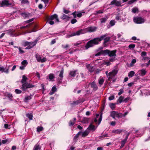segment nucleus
<instances>
[{
    "instance_id": "1",
    "label": "nucleus",
    "mask_w": 150,
    "mask_h": 150,
    "mask_svg": "<svg viewBox=\"0 0 150 150\" xmlns=\"http://www.w3.org/2000/svg\"><path fill=\"white\" fill-rule=\"evenodd\" d=\"M106 35H101L99 38H97L88 41L86 43L85 48L87 49L89 47H92L95 45H98L99 44V42L101 41L102 40L104 39V43L105 44L110 40V38L107 37L106 38Z\"/></svg>"
},
{
    "instance_id": "2",
    "label": "nucleus",
    "mask_w": 150,
    "mask_h": 150,
    "mask_svg": "<svg viewBox=\"0 0 150 150\" xmlns=\"http://www.w3.org/2000/svg\"><path fill=\"white\" fill-rule=\"evenodd\" d=\"M47 19V22L51 25L54 24V22L53 21V20H54L55 22H59L58 15L56 14H54L52 15L50 17H48Z\"/></svg>"
},
{
    "instance_id": "3",
    "label": "nucleus",
    "mask_w": 150,
    "mask_h": 150,
    "mask_svg": "<svg viewBox=\"0 0 150 150\" xmlns=\"http://www.w3.org/2000/svg\"><path fill=\"white\" fill-rule=\"evenodd\" d=\"M107 54L110 57L112 56V51H110L108 50H101L95 54V56H99L101 54L106 55Z\"/></svg>"
},
{
    "instance_id": "4",
    "label": "nucleus",
    "mask_w": 150,
    "mask_h": 150,
    "mask_svg": "<svg viewBox=\"0 0 150 150\" xmlns=\"http://www.w3.org/2000/svg\"><path fill=\"white\" fill-rule=\"evenodd\" d=\"M128 113V112H126L124 113V114L122 113H118V112L113 111V118L115 117H121L122 116H125Z\"/></svg>"
},
{
    "instance_id": "5",
    "label": "nucleus",
    "mask_w": 150,
    "mask_h": 150,
    "mask_svg": "<svg viewBox=\"0 0 150 150\" xmlns=\"http://www.w3.org/2000/svg\"><path fill=\"white\" fill-rule=\"evenodd\" d=\"M134 23L137 24H141L144 23L145 21L144 20L140 17H135L133 19Z\"/></svg>"
},
{
    "instance_id": "6",
    "label": "nucleus",
    "mask_w": 150,
    "mask_h": 150,
    "mask_svg": "<svg viewBox=\"0 0 150 150\" xmlns=\"http://www.w3.org/2000/svg\"><path fill=\"white\" fill-rule=\"evenodd\" d=\"M22 85L21 88L23 91H25L28 88H32L34 86L28 83H25Z\"/></svg>"
},
{
    "instance_id": "7",
    "label": "nucleus",
    "mask_w": 150,
    "mask_h": 150,
    "mask_svg": "<svg viewBox=\"0 0 150 150\" xmlns=\"http://www.w3.org/2000/svg\"><path fill=\"white\" fill-rule=\"evenodd\" d=\"M146 73V71L145 69H142L139 70L136 74L137 76H143L145 75Z\"/></svg>"
},
{
    "instance_id": "8",
    "label": "nucleus",
    "mask_w": 150,
    "mask_h": 150,
    "mask_svg": "<svg viewBox=\"0 0 150 150\" xmlns=\"http://www.w3.org/2000/svg\"><path fill=\"white\" fill-rule=\"evenodd\" d=\"M97 28L96 27H90L87 28H86V33L87 32H93L96 30Z\"/></svg>"
},
{
    "instance_id": "9",
    "label": "nucleus",
    "mask_w": 150,
    "mask_h": 150,
    "mask_svg": "<svg viewBox=\"0 0 150 150\" xmlns=\"http://www.w3.org/2000/svg\"><path fill=\"white\" fill-rule=\"evenodd\" d=\"M37 41L35 40L33 42H30V44L29 45V46H28L27 47L25 48L26 49H30L33 47L37 43Z\"/></svg>"
},
{
    "instance_id": "10",
    "label": "nucleus",
    "mask_w": 150,
    "mask_h": 150,
    "mask_svg": "<svg viewBox=\"0 0 150 150\" xmlns=\"http://www.w3.org/2000/svg\"><path fill=\"white\" fill-rule=\"evenodd\" d=\"M105 74L108 77V80L109 81H111L112 78V71L108 73V71L105 72Z\"/></svg>"
},
{
    "instance_id": "11",
    "label": "nucleus",
    "mask_w": 150,
    "mask_h": 150,
    "mask_svg": "<svg viewBox=\"0 0 150 150\" xmlns=\"http://www.w3.org/2000/svg\"><path fill=\"white\" fill-rule=\"evenodd\" d=\"M77 35H79L81 34H83L86 33V28L81 29L76 31Z\"/></svg>"
},
{
    "instance_id": "12",
    "label": "nucleus",
    "mask_w": 150,
    "mask_h": 150,
    "mask_svg": "<svg viewBox=\"0 0 150 150\" xmlns=\"http://www.w3.org/2000/svg\"><path fill=\"white\" fill-rule=\"evenodd\" d=\"M1 4L2 6H5L10 5L11 4H9L8 1L4 0L2 1Z\"/></svg>"
},
{
    "instance_id": "13",
    "label": "nucleus",
    "mask_w": 150,
    "mask_h": 150,
    "mask_svg": "<svg viewBox=\"0 0 150 150\" xmlns=\"http://www.w3.org/2000/svg\"><path fill=\"white\" fill-rule=\"evenodd\" d=\"M86 67L88 71L91 72H92L94 70L93 67L91 66L90 64L86 65Z\"/></svg>"
},
{
    "instance_id": "14",
    "label": "nucleus",
    "mask_w": 150,
    "mask_h": 150,
    "mask_svg": "<svg viewBox=\"0 0 150 150\" xmlns=\"http://www.w3.org/2000/svg\"><path fill=\"white\" fill-rule=\"evenodd\" d=\"M91 87L93 88V90L94 91H96L97 90L98 88V87L94 81L92 82L91 83Z\"/></svg>"
},
{
    "instance_id": "15",
    "label": "nucleus",
    "mask_w": 150,
    "mask_h": 150,
    "mask_svg": "<svg viewBox=\"0 0 150 150\" xmlns=\"http://www.w3.org/2000/svg\"><path fill=\"white\" fill-rule=\"evenodd\" d=\"M105 79L103 77H100L98 79V83L100 86H101L103 84L104 81Z\"/></svg>"
},
{
    "instance_id": "16",
    "label": "nucleus",
    "mask_w": 150,
    "mask_h": 150,
    "mask_svg": "<svg viewBox=\"0 0 150 150\" xmlns=\"http://www.w3.org/2000/svg\"><path fill=\"white\" fill-rule=\"evenodd\" d=\"M5 95L9 99L10 101H12L13 100L12 98L13 97V96L12 94L7 93H6Z\"/></svg>"
},
{
    "instance_id": "17",
    "label": "nucleus",
    "mask_w": 150,
    "mask_h": 150,
    "mask_svg": "<svg viewBox=\"0 0 150 150\" xmlns=\"http://www.w3.org/2000/svg\"><path fill=\"white\" fill-rule=\"evenodd\" d=\"M96 129L95 126L94 125H92V124H91L88 127L87 129L88 130H93V131H94Z\"/></svg>"
},
{
    "instance_id": "18",
    "label": "nucleus",
    "mask_w": 150,
    "mask_h": 150,
    "mask_svg": "<svg viewBox=\"0 0 150 150\" xmlns=\"http://www.w3.org/2000/svg\"><path fill=\"white\" fill-rule=\"evenodd\" d=\"M89 133V132L87 129L84 132H81L82 136L83 137H85L87 136Z\"/></svg>"
},
{
    "instance_id": "19",
    "label": "nucleus",
    "mask_w": 150,
    "mask_h": 150,
    "mask_svg": "<svg viewBox=\"0 0 150 150\" xmlns=\"http://www.w3.org/2000/svg\"><path fill=\"white\" fill-rule=\"evenodd\" d=\"M128 135H129L127 134V136H126L125 139L122 141V142H121L122 144L120 146L121 148H122L123 146L124 145L125 143L127 141V140L128 138Z\"/></svg>"
},
{
    "instance_id": "20",
    "label": "nucleus",
    "mask_w": 150,
    "mask_h": 150,
    "mask_svg": "<svg viewBox=\"0 0 150 150\" xmlns=\"http://www.w3.org/2000/svg\"><path fill=\"white\" fill-rule=\"evenodd\" d=\"M124 97L122 96H120L117 100V102L118 103H121L122 102H124Z\"/></svg>"
},
{
    "instance_id": "21",
    "label": "nucleus",
    "mask_w": 150,
    "mask_h": 150,
    "mask_svg": "<svg viewBox=\"0 0 150 150\" xmlns=\"http://www.w3.org/2000/svg\"><path fill=\"white\" fill-rule=\"evenodd\" d=\"M21 15L23 18H25L29 16L30 14L28 13H21Z\"/></svg>"
},
{
    "instance_id": "22",
    "label": "nucleus",
    "mask_w": 150,
    "mask_h": 150,
    "mask_svg": "<svg viewBox=\"0 0 150 150\" xmlns=\"http://www.w3.org/2000/svg\"><path fill=\"white\" fill-rule=\"evenodd\" d=\"M113 4H115L117 6H119L121 5V3L120 1H117L116 0H113Z\"/></svg>"
},
{
    "instance_id": "23",
    "label": "nucleus",
    "mask_w": 150,
    "mask_h": 150,
    "mask_svg": "<svg viewBox=\"0 0 150 150\" xmlns=\"http://www.w3.org/2000/svg\"><path fill=\"white\" fill-rule=\"evenodd\" d=\"M69 17L67 16V15L64 14H63L61 18L63 20L67 21L69 20Z\"/></svg>"
},
{
    "instance_id": "24",
    "label": "nucleus",
    "mask_w": 150,
    "mask_h": 150,
    "mask_svg": "<svg viewBox=\"0 0 150 150\" xmlns=\"http://www.w3.org/2000/svg\"><path fill=\"white\" fill-rule=\"evenodd\" d=\"M134 74V72L133 71H131L129 72L128 76L129 78H131L133 77Z\"/></svg>"
},
{
    "instance_id": "25",
    "label": "nucleus",
    "mask_w": 150,
    "mask_h": 150,
    "mask_svg": "<svg viewBox=\"0 0 150 150\" xmlns=\"http://www.w3.org/2000/svg\"><path fill=\"white\" fill-rule=\"evenodd\" d=\"M81 101L80 100H76V101H73L72 103H70V104L71 105H74L78 104L79 103H80Z\"/></svg>"
},
{
    "instance_id": "26",
    "label": "nucleus",
    "mask_w": 150,
    "mask_h": 150,
    "mask_svg": "<svg viewBox=\"0 0 150 150\" xmlns=\"http://www.w3.org/2000/svg\"><path fill=\"white\" fill-rule=\"evenodd\" d=\"M41 148V146L39 145L36 144L33 150H40Z\"/></svg>"
},
{
    "instance_id": "27",
    "label": "nucleus",
    "mask_w": 150,
    "mask_h": 150,
    "mask_svg": "<svg viewBox=\"0 0 150 150\" xmlns=\"http://www.w3.org/2000/svg\"><path fill=\"white\" fill-rule=\"evenodd\" d=\"M27 79V78L25 76L23 75V79L21 81V82L22 83H26V80Z\"/></svg>"
},
{
    "instance_id": "28",
    "label": "nucleus",
    "mask_w": 150,
    "mask_h": 150,
    "mask_svg": "<svg viewBox=\"0 0 150 150\" xmlns=\"http://www.w3.org/2000/svg\"><path fill=\"white\" fill-rule=\"evenodd\" d=\"M82 122L84 123H87L88 122V118L86 117H84Z\"/></svg>"
},
{
    "instance_id": "29",
    "label": "nucleus",
    "mask_w": 150,
    "mask_h": 150,
    "mask_svg": "<svg viewBox=\"0 0 150 150\" xmlns=\"http://www.w3.org/2000/svg\"><path fill=\"white\" fill-rule=\"evenodd\" d=\"M81 133V132H79L77 134L75 135L74 138V140L75 141H76V139L78 137L79 135H80Z\"/></svg>"
},
{
    "instance_id": "30",
    "label": "nucleus",
    "mask_w": 150,
    "mask_h": 150,
    "mask_svg": "<svg viewBox=\"0 0 150 150\" xmlns=\"http://www.w3.org/2000/svg\"><path fill=\"white\" fill-rule=\"evenodd\" d=\"M118 72V69L117 67H115V69L114 70H113V76L115 75Z\"/></svg>"
},
{
    "instance_id": "31",
    "label": "nucleus",
    "mask_w": 150,
    "mask_h": 150,
    "mask_svg": "<svg viewBox=\"0 0 150 150\" xmlns=\"http://www.w3.org/2000/svg\"><path fill=\"white\" fill-rule=\"evenodd\" d=\"M76 72L75 71H71L69 74L72 76L74 77L76 75Z\"/></svg>"
},
{
    "instance_id": "32",
    "label": "nucleus",
    "mask_w": 150,
    "mask_h": 150,
    "mask_svg": "<svg viewBox=\"0 0 150 150\" xmlns=\"http://www.w3.org/2000/svg\"><path fill=\"white\" fill-rule=\"evenodd\" d=\"M31 98L30 96H26L24 99V101L25 102H27L28 100H30V99H31Z\"/></svg>"
},
{
    "instance_id": "33",
    "label": "nucleus",
    "mask_w": 150,
    "mask_h": 150,
    "mask_svg": "<svg viewBox=\"0 0 150 150\" xmlns=\"http://www.w3.org/2000/svg\"><path fill=\"white\" fill-rule=\"evenodd\" d=\"M107 19V18H102L100 19L101 23H105Z\"/></svg>"
},
{
    "instance_id": "34",
    "label": "nucleus",
    "mask_w": 150,
    "mask_h": 150,
    "mask_svg": "<svg viewBox=\"0 0 150 150\" xmlns=\"http://www.w3.org/2000/svg\"><path fill=\"white\" fill-rule=\"evenodd\" d=\"M26 116L30 120H32L33 119V115L31 114H27Z\"/></svg>"
},
{
    "instance_id": "35",
    "label": "nucleus",
    "mask_w": 150,
    "mask_h": 150,
    "mask_svg": "<svg viewBox=\"0 0 150 150\" xmlns=\"http://www.w3.org/2000/svg\"><path fill=\"white\" fill-rule=\"evenodd\" d=\"M22 4H25L29 3L28 0H20Z\"/></svg>"
},
{
    "instance_id": "36",
    "label": "nucleus",
    "mask_w": 150,
    "mask_h": 150,
    "mask_svg": "<svg viewBox=\"0 0 150 150\" xmlns=\"http://www.w3.org/2000/svg\"><path fill=\"white\" fill-rule=\"evenodd\" d=\"M63 71L64 69L63 68H62L59 74V76L61 78H62L63 77Z\"/></svg>"
},
{
    "instance_id": "37",
    "label": "nucleus",
    "mask_w": 150,
    "mask_h": 150,
    "mask_svg": "<svg viewBox=\"0 0 150 150\" xmlns=\"http://www.w3.org/2000/svg\"><path fill=\"white\" fill-rule=\"evenodd\" d=\"M36 58L37 59V60L39 62H40L41 60V57L39 55H36Z\"/></svg>"
},
{
    "instance_id": "38",
    "label": "nucleus",
    "mask_w": 150,
    "mask_h": 150,
    "mask_svg": "<svg viewBox=\"0 0 150 150\" xmlns=\"http://www.w3.org/2000/svg\"><path fill=\"white\" fill-rule=\"evenodd\" d=\"M102 113H101V114L100 115V117L98 120V125H99L102 119Z\"/></svg>"
},
{
    "instance_id": "39",
    "label": "nucleus",
    "mask_w": 150,
    "mask_h": 150,
    "mask_svg": "<svg viewBox=\"0 0 150 150\" xmlns=\"http://www.w3.org/2000/svg\"><path fill=\"white\" fill-rule=\"evenodd\" d=\"M135 47V45L134 44H131L129 45V47L131 49H134Z\"/></svg>"
},
{
    "instance_id": "40",
    "label": "nucleus",
    "mask_w": 150,
    "mask_h": 150,
    "mask_svg": "<svg viewBox=\"0 0 150 150\" xmlns=\"http://www.w3.org/2000/svg\"><path fill=\"white\" fill-rule=\"evenodd\" d=\"M122 131L121 130L117 129L113 130V133H115L119 134Z\"/></svg>"
},
{
    "instance_id": "41",
    "label": "nucleus",
    "mask_w": 150,
    "mask_h": 150,
    "mask_svg": "<svg viewBox=\"0 0 150 150\" xmlns=\"http://www.w3.org/2000/svg\"><path fill=\"white\" fill-rule=\"evenodd\" d=\"M30 42H28V41H26L25 42H24V46L25 47L26 46H29V45H30Z\"/></svg>"
},
{
    "instance_id": "42",
    "label": "nucleus",
    "mask_w": 150,
    "mask_h": 150,
    "mask_svg": "<svg viewBox=\"0 0 150 150\" xmlns=\"http://www.w3.org/2000/svg\"><path fill=\"white\" fill-rule=\"evenodd\" d=\"M43 129V128L42 127H38L37 128V131L38 132H40L42 131Z\"/></svg>"
},
{
    "instance_id": "43",
    "label": "nucleus",
    "mask_w": 150,
    "mask_h": 150,
    "mask_svg": "<svg viewBox=\"0 0 150 150\" xmlns=\"http://www.w3.org/2000/svg\"><path fill=\"white\" fill-rule=\"evenodd\" d=\"M138 9L137 8H134L132 9V12L134 13H135L137 12L138 11Z\"/></svg>"
},
{
    "instance_id": "44",
    "label": "nucleus",
    "mask_w": 150,
    "mask_h": 150,
    "mask_svg": "<svg viewBox=\"0 0 150 150\" xmlns=\"http://www.w3.org/2000/svg\"><path fill=\"white\" fill-rule=\"evenodd\" d=\"M21 64L23 65H24L26 66L28 64V62L26 60H24L22 62Z\"/></svg>"
},
{
    "instance_id": "45",
    "label": "nucleus",
    "mask_w": 150,
    "mask_h": 150,
    "mask_svg": "<svg viewBox=\"0 0 150 150\" xmlns=\"http://www.w3.org/2000/svg\"><path fill=\"white\" fill-rule=\"evenodd\" d=\"M136 62V60L135 59H133L131 63L130 64V65L131 66H133V64H134Z\"/></svg>"
},
{
    "instance_id": "46",
    "label": "nucleus",
    "mask_w": 150,
    "mask_h": 150,
    "mask_svg": "<svg viewBox=\"0 0 150 150\" xmlns=\"http://www.w3.org/2000/svg\"><path fill=\"white\" fill-rule=\"evenodd\" d=\"M124 93L123 89H121L119 90V92L118 93V95L120 96Z\"/></svg>"
},
{
    "instance_id": "47",
    "label": "nucleus",
    "mask_w": 150,
    "mask_h": 150,
    "mask_svg": "<svg viewBox=\"0 0 150 150\" xmlns=\"http://www.w3.org/2000/svg\"><path fill=\"white\" fill-rule=\"evenodd\" d=\"M137 0H131L128 2V4H131L134 2L137 1Z\"/></svg>"
},
{
    "instance_id": "48",
    "label": "nucleus",
    "mask_w": 150,
    "mask_h": 150,
    "mask_svg": "<svg viewBox=\"0 0 150 150\" xmlns=\"http://www.w3.org/2000/svg\"><path fill=\"white\" fill-rule=\"evenodd\" d=\"M62 46L63 48L67 50V48L69 47V45L68 44H67L65 46L63 45Z\"/></svg>"
},
{
    "instance_id": "49",
    "label": "nucleus",
    "mask_w": 150,
    "mask_h": 150,
    "mask_svg": "<svg viewBox=\"0 0 150 150\" xmlns=\"http://www.w3.org/2000/svg\"><path fill=\"white\" fill-rule=\"evenodd\" d=\"M57 90V88H56V87L55 86H54L52 87V88L51 91H52L53 92H54V93Z\"/></svg>"
},
{
    "instance_id": "50",
    "label": "nucleus",
    "mask_w": 150,
    "mask_h": 150,
    "mask_svg": "<svg viewBox=\"0 0 150 150\" xmlns=\"http://www.w3.org/2000/svg\"><path fill=\"white\" fill-rule=\"evenodd\" d=\"M54 76L53 74H50L49 75V78L50 80H52L54 78Z\"/></svg>"
},
{
    "instance_id": "51",
    "label": "nucleus",
    "mask_w": 150,
    "mask_h": 150,
    "mask_svg": "<svg viewBox=\"0 0 150 150\" xmlns=\"http://www.w3.org/2000/svg\"><path fill=\"white\" fill-rule=\"evenodd\" d=\"M77 20L75 19H73L71 21V23L72 24H74L77 22Z\"/></svg>"
},
{
    "instance_id": "52",
    "label": "nucleus",
    "mask_w": 150,
    "mask_h": 150,
    "mask_svg": "<svg viewBox=\"0 0 150 150\" xmlns=\"http://www.w3.org/2000/svg\"><path fill=\"white\" fill-rule=\"evenodd\" d=\"M75 122H72L71 120H70L69 122V126H72L75 124Z\"/></svg>"
},
{
    "instance_id": "53",
    "label": "nucleus",
    "mask_w": 150,
    "mask_h": 150,
    "mask_svg": "<svg viewBox=\"0 0 150 150\" xmlns=\"http://www.w3.org/2000/svg\"><path fill=\"white\" fill-rule=\"evenodd\" d=\"M15 92L17 94H20L21 93V91L20 90L16 89L15 90Z\"/></svg>"
},
{
    "instance_id": "54",
    "label": "nucleus",
    "mask_w": 150,
    "mask_h": 150,
    "mask_svg": "<svg viewBox=\"0 0 150 150\" xmlns=\"http://www.w3.org/2000/svg\"><path fill=\"white\" fill-rule=\"evenodd\" d=\"M103 12L102 11H101V10H99L98 11H96V13H95V15H97L99 13H102Z\"/></svg>"
},
{
    "instance_id": "55",
    "label": "nucleus",
    "mask_w": 150,
    "mask_h": 150,
    "mask_svg": "<svg viewBox=\"0 0 150 150\" xmlns=\"http://www.w3.org/2000/svg\"><path fill=\"white\" fill-rule=\"evenodd\" d=\"M77 33L76 31V32L70 34V36L71 37L73 36L76 35H77Z\"/></svg>"
},
{
    "instance_id": "56",
    "label": "nucleus",
    "mask_w": 150,
    "mask_h": 150,
    "mask_svg": "<svg viewBox=\"0 0 150 150\" xmlns=\"http://www.w3.org/2000/svg\"><path fill=\"white\" fill-rule=\"evenodd\" d=\"M129 99L130 98L129 97L126 98L124 99L123 101L125 102L126 103L129 100Z\"/></svg>"
},
{
    "instance_id": "57",
    "label": "nucleus",
    "mask_w": 150,
    "mask_h": 150,
    "mask_svg": "<svg viewBox=\"0 0 150 150\" xmlns=\"http://www.w3.org/2000/svg\"><path fill=\"white\" fill-rule=\"evenodd\" d=\"M34 19L33 18H31L28 20L26 21L25 22L27 23H29L32 22L34 20Z\"/></svg>"
},
{
    "instance_id": "58",
    "label": "nucleus",
    "mask_w": 150,
    "mask_h": 150,
    "mask_svg": "<svg viewBox=\"0 0 150 150\" xmlns=\"http://www.w3.org/2000/svg\"><path fill=\"white\" fill-rule=\"evenodd\" d=\"M76 11H75L73 12L72 13V14L74 16V18H75L76 17L77 15L76 14Z\"/></svg>"
},
{
    "instance_id": "59",
    "label": "nucleus",
    "mask_w": 150,
    "mask_h": 150,
    "mask_svg": "<svg viewBox=\"0 0 150 150\" xmlns=\"http://www.w3.org/2000/svg\"><path fill=\"white\" fill-rule=\"evenodd\" d=\"M8 142L7 139L3 140L2 141V143L3 144H5L6 143Z\"/></svg>"
},
{
    "instance_id": "60",
    "label": "nucleus",
    "mask_w": 150,
    "mask_h": 150,
    "mask_svg": "<svg viewBox=\"0 0 150 150\" xmlns=\"http://www.w3.org/2000/svg\"><path fill=\"white\" fill-rule=\"evenodd\" d=\"M46 58L45 57L43 58V59H41L40 61V62H44L46 61Z\"/></svg>"
},
{
    "instance_id": "61",
    "label": "nucleus",
    "mask_w": 150,
    "mask_h": 150,
    "mask_svg": "<svg viewBox=\"0 0 150 150\" xmlns=\"http://www.w3.org/2000/svg\"><path fill=\"white\" fill-rule=\"evenodd\" d=\"M19 52L21 53H24V51L22 50L20 47H19Z\"/></svg>"
},
{
    "instance_id": "62",
    "label": "nucleus",
    "mask_w": 150,
    "mask_h": 150,
    "mask_svg": "<svg viewBox=\"0 0 150 150\" xmlns=\"http://www.w3.org/2000/svg\"><path fill=\"white\" fill-rule=\"evenodd\" d=\"M64 12L66 14H68L69 12V11L68 10H66L65 9H64Z\"/></svg>"
},
{
    "instance_id": "63",
    "label": "nucleus",
    "mask_w": 150,
    "mask_h": 150,
    "mask_svg": "<svg viewBox=\"0 0 150 150\" xmlns=\"http://www.w3.org/2000/svg\"><path fill=\"white\" fill-rule=\"evenodd\" d=\"M146 53L145 52H142L141 55L142 56H145L146 55Z\"/></svg>"
},
{
    "instance_id": "64",
    "label": "nucleus",
    "mask_w": 150,
    "mask_h": 150,
    "mask_svg": "<svg viewBox=\"0 0 150 150\" xmlns=\"http://www.w3.org/2000/svg\"><path fill=\"white\" fill-rule=\"evenodd\" d=\"M82 16V14L81 13H78L77 14V16L78 17H81Z\"/></svg>"
}]
</instances>
